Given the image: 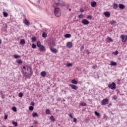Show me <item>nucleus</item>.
I'll return each instance as SVG.
<instances>
[{"instance_id": "36", "label": "nucleus", "mask_w": 127, "mask_h": 127, "mask_svg": "<svg viewBox=\"0 0 127 127\" xmlns=\"http://www.w3.org/2000/svg\"><path fill=\"white\" fill-rule=\"evenodd\" d=\"M80 106H83V107H86V106H87V104L82 102L80 103Z\"/></svg>"}, {"instance_id": "41", "label": "nucleus", "mask_w": 127, "mask_h": 127, "mask_svg": "<svg viewBox=\"0 0 127 127\" xmlns=\"http://www.w3.org/2000/svg\"><path fill=\"white\" fill-rule=\"evenodd\" d=\"M111 25H114V24H116V21L113 20L111 21Z\"/></svg>"}, {"instance_id": "54", "label": "nucleus", "mask_w": 127, "mask_h": 127, "mask_svg": "<svg viewBox=\"0 0 127 127\" xmlns=\"http://www.w3.org/2000/svg\"><path fill=\"white\" fill-rule=\"evenodd\" d=\"M117 81H118V82L119 83V82H120V79H117Z\"/></svg>"}, {"instance_id": "27", "label": "nucleus", "mask_w": 127, "mask_h": 127, "mask_svg": "<svg viewBox=\"0 0 127 127\" xmlns=\"http://www.w3.org/2000/svg\"><path fill=\"white\" fill-rule=\"evenodd\" d=\"M118 4H116V3H113V8H114V9H116L117 8H118Z\"/></svg>"}, {"instance_id": "38", "label": "nucleus", "mask_w": 127, "mask_h": 127, "mask_svg": "<svg viewBox=\"0 0 127 127\" xmlns=\"http://www.w3.org/2000/svg\"><path fill=\"white\" fill-rule=\"evenodd\" d=\"M118 54L119 51H118V50H116L115 52H113V54H114V55H118Z\"/></svg>"}, {"instance_id": "11", "label": "nucleus", "mask_w": 127, "mask_h": 127, "mask_svg": "<svg viewBox=\"0 0 127 127\" xmlns=\"http://www.w3.org/2000/svg\"><path fill=\"white\" fill-rule=\"evenodd\" d=\"M103 14L105 15V16H106V17H110L111 16V13L110 12H104Z\"/></svg>"}, {"instance_id": "35", "label": "nucleus", "mask_w": 127, "mask_h": 127, "mask_svg": "<svg viewBox=\"0 0 127 127\" xmlns=\"http://www.w3.org/2000/svg\"><path fill=\"white\" fill-rule=\"evenodd\" d=\"M18 96L20 98H22V97H23V94H22V93L20 92V93H19Z\"/></svg>"}, {"instance_id": "9", "label": "nucleus", "mask_w": 127, "mask_h": 127, "mask_svg": "<svg viewBox=\"0 0 127 127\" xmlns=\"http://www.w3.org/2000/svg\"><path fill=\"white\" fill-rule=\"evenodd\" d=\"M50 49L53 53H57V52H58V50L53 48V47H50Z\"/></svg>"}, {"instance_id": "23", "label": "nucleus", "mask_w": 127, "mask_h": 127, "mask_svg": "<svg viewBox=\"0 0 127 127\" xmlns=\"http://www.w3.org/2000/svg\"><path fill=\"white\" fill-rule=\"evenodd\" d=\"M94 114H95V116H97V117H101V114H100V113H99L97 111H95Z\"/></svg>"}, {"instance_id": "46", "label": "nucleus", "mask_w": 127, "mask_h": 127, "mask_svg": "<svg viewBox=\"0 0 127 127\" xmlns=\"http://www.w3.org/2000/svg\"><path fill=\"white\" fill-rule=\"evenodd\" d=\"M69 117H70V119H73V116H72V114H69Z\"/></svg>"}, {"instance_id": "14", "label": "nucleus", "mask_w": 127, "mask_h": 127, "mask_svg": "<svg viewBox=\"0 0 127 127\" xmlns=\"http://www.w3.org/2000/svg\"><path fill=\"white\" fill-rule=\"evenodd\" d=\"M96 5H97V2L96 1H94L91 2V6L92 7H95Z\"/></svg>"}, {"instance_id": "26", "label": "nucleus", "mask_w": 127, "mask_h": 127, "mask_svg": "<svg viewBox=\"0 0 127 127\" xmlns=\"http://www.w3.org/2000/svg\"><path fill=\"white\" fill-rule=\"evenodd\" d=\"M46 115H51V112H50V110H49V109H47L46 111Z\"/></svg>"}, {"instance_id": "42", "label": "nucleus", "mask_w": 127, "mask_h": 127, "mask_svg": "<svg viewBox=\"0 0 127 127\" xmlns=\"http://www.w3.org/2000/svg\"><path fill=\"white\" fill-rule=\"evenodd\" d=\"M66 66L67 67H71V66H72V64L71 63L67 64Z\"/></svg>"}, {"instance_id": "16", "label": "nucleus", "mask_w": 127, "mask_h": 127, "mask_svg": "<svg viewBox=\"0 0 127 127\" xmlns=\"http://www.w3.org/2000/svg\"><path fill=\"white\" fill-rule=\"evenodd\" d=\"M16 63H17L19 65H21L22 63H23V62L21 60H18L16 61Z\"/></svg>"}, {"instance_id": "44", "label": "nucleus", "mask_w": 127, "mask_h": 127, "mask_svg": "<svg viewBox=\"0 0 127 127\" xmlns=\"http://www.w3.org/2000/svg\"><path fill=\"white\" fill-rule=\"evenodd\" d=\"M79 10H80V12H84V9L82 8H80Z\"/></svg>"}, {"instance_id": "1", "label": "nucleus", "mask_w": 127, "mask_h": 127, "mask_svg": "<svg viewBox=\"0 0 127 127\" xmlns=\"http://www.w3.org/2000/svg\"><path fill=\"white\" fill-rule=\"evenodd\" d=\"M65 5V3L62 0H54L53 7H54V14L57 17L61 16V10L59 8V6H63Z\"/></svg>"}, {"instance_id": "50", "label": "nucleus", "mask_w": 127, "mask_h": 127, "mask_svg": "<svg viewBox=\"0 0 127 127\" xmlns=\"http://www.w3.org/2000/svg\"><path fill=\"white\" fill-rule=\"evenodd\" d=\"M108 40H111V41H113V39L111 37H108Z\"/></svg>"}, {"instance_id": "10", "label": "nucleus", "mask_w": 127, "mask_h": 127, "mask_svg": "<svg viewBox=\"0 0 127 127\" xmlns=\"http://www.w3.org/2000/svg\"><path fill=\"white\" fill-rule=\"evenodd\" d=\"M66 47H68V48H72L73 47V44L71 42H68L66 43Z\"/></svg>"}, {"instance_id": "12", "label": "nucleus", "mask_w": 127, "mask_h": 127, "mask_svg": "<svg viewBox=\"0 0 127 127\" xmlns=\"http://www.w3.org/2000/svg\"><path fill=\"white\" fill-rule=\"evenodd\" d=\"M24 24L26 25H30V22L28 21V20L25 19L24 22Z\"/></svg>"}, {"instance_id": "18", "label": "nucleus", "mask_w": 127, "mask_h": 127, "mask_svg": "<svg viewBox=\"0 0 127 127\" xmlns=\"http://www.w3.org/2000/svg\"><path fill=\"white\" fill-rule=\"evenodd\" d=\"M20 44H21V45H24V44H25V40L24 39H21L20 41Z\"/></svg>"}, {"instance_id": "34", "label": "nucleus", "mask_w": 127, "mask_h": 127, "mask_svg": "<svg viewBox=\"0 0 127 127\" xmlns=\"http://www.w3.org/2000/svg\"><path fill=\"white\" fill-rule=\"evenodd\" d=\"M29 111H33V110H34V107H33V106H30L29 107Z\"/></svg>"}, {"instance_id": "40", "label": "nucleus", "mask_w": 127, "mask_h": 127, "mask_svg": "<svg viewBox=\"0 0 127 127\" xmlns=\"http://www.w3.org/2000/svg\"><path fill=\"white\" fill-rule=\"evenodd\" d=\"M92 18H93V17H92V16L91 15H88L87 17V19H92Z\"/></svg>"}, {"instance_id": "13", "label": "nucleus", "mask_w": 127, "mask_h": 127, "mask_svg": "<svg viewBox=\"0 0 127 127\" xmlns=\"http://www.w3.org/2000/svg\"><path fill=\"white\" fill-rule=\"evenodd\" d=\"M39 48L40 50H41V51H46V48L43 45H42Z\"/></svg>"}, {"instance_id": "53", "label": "nucleus", "mask_w": 127, "mask_h": 127, "mask_svg": "<svg viewBox=\"0 0 127 127\" xmlns=\"http://www.w3.org/2000/svg\"><path fill=\"white\" fill-rule=\"evenodd\" d=\"M92 69H95V66H92Z\"/></svg>"}, {"instance_id": "24", "label": "nucleus", "mask_w": 127, "mask_h": 127, "mask_svg": "<svg viewBox=\"0 0 127 127\" xmlns=\"http://www.w3.org/2000/svg\"><path fill=\"white\" fill-rule=\"evenodd\" d=\"M3 15L4 17H7L8 14L6 12H3Z\"/></svg>"}, {"instance_id": "8", "label": "nucleus", "mask_w": 127, "mask_h": 127, "mask_svg": "<svg viewBox=\"0 0 127 127\" xmlns=\"http://www.w3.org/2000/svg\"><path fill=\"white\" fill-rule=\"evenodd\" d=\"M69 87L73 90H78V86L74 84H69Z\"/></svg>"}, {"instance_id": "59", "label": "nucleus", "mask_w": 127, "mask_h": 127, "mask_svg": "<svg viewBox=\"0 0 127 127\" xmlns=\"http://www.w3.org/2000/svg\"><path fill=\"white\" fill-rule=\"evenodd\" d=\"M63 101H64V102H65V100H63Z\"/></svg>"}, {"instance_id": "47", "label": "nucleus", "mask_w": 127, "mask_h": 127, "mask_svg": "<svg viewBox=\"0 0 127 127\" xmlns=\"http://www.w3.org/2000/svg\"><path fill=\"white\" fill-rule=\"evenodd\" d=\"M34 123L35 124V125H37V124H38V122H37V121L34 120Z\"/></svg>"}, {"instance_id": "55", "label": "nucleus", "mask_w": 127, "mask_h": 127, "mask_svg": "<svg viewBox=\"0 0 127 127\" xmlns=\"http://www.w3.org/2000/svg\"><path fill=\"white\" fill-rule=\"evenodd\" d=\"M0 44H1V40L0 39Z\"/></svg>"}, {"instance_id": "58", "label": "nucleus", "mask_w": 127, "mask_h": 127, "mask_svg": "<svg viewBox=\"0 0 127 127\" xmlns=\"http://www.w3.org/2000/svg\"><path fill=\"white\" fill-rule=\"evenodd\" d=\"M85 121H88V120H87V119H86V120H85Z\"/></svg>"}, {"instance_id": "25", "label": "nucleus", "mask_w": 127, "mask_h": 127, "mask_svg": "<svg viewBox=\"0 0 127 127\" xmlns=\"http://www.w3.org/2000/svg\"><path fill=\"white\" fill-rule=\"evenodd\" d=\"M42 37L44 38H46V37H47V34H46L45 32H43L42 33Z\"/></svg>"}, {"instance_id": "57", "label": "nucleus", "mask_w": 127, "mask_h": 127, "mask_svg": "<svg viewBox=\"0 0 127 127\" xmlns=\"http://www.w3.org/2000/svg\"><path fill=\"white\" fill-rule=\"evenodd\" d=\"M69 8V7H67V9H68Z\"/></svg>"}, {"instance_id": "22", "label": "nucleus", "mask_w": 127, "mask_h": 127, "mask_svg": "<svg viewBox=\"0 0 127 127\" xmlns=\"http://www.w3.org/2000/svg\"><path fill=\"white\" fill-rule=\"evenodd\" d=\"M71 36V35L70 34H66L64 35V37H65V38H70Z\"/></svg>"}, {"instance_id": "43", "label": "nucleus", "mask_w": 127, "mask_h": 127, "mask_svg": "<svg viewBox=\"0 0 127 127\" xmlns=\"http://www.w3.org/2000/svg\"><path fill=\"white\" fill-rule=\"evenodd\" d=\"M73 122L75 123V124H77V119L73 118Z\"/></svg>"}, {"instance_id": "17", "label": "nucleus", "mask_w": 127, "mask_h": 127, "mask_svg": "<svg viewBox=\"0 0 127 127\" xmlns=\"http://www.w3.org/2000/svg\"><path fill=\"white\" fill-rule=\"evenodd\" d=\"M41 76L43 77H45L46 76V72L45 71H42L41 72Z\"/></svg>"}, {"instance_id": "32", "label": "nucleus", "mask_w": 127, "mask_h": 127, "mask_svg": "<svg viewBox=\"0 0 127 127\" xmlns=\"http://www.w3.org/2000/svg\"><path fill=\"white\" fill-rule=\"evenodd\" d=\"M78 18H83L84 17V14H80V15H78Z\"/></svg>"}, {"instance_id": "29", "label": "nucleus", "mask_w": 127, "mask_h": 127, "mask_svg": "<svg viewBox=\"0 0 127 127\" xmlns=\"http://www.w3.org/2000/svg\"><path fill=\"white\" fill-rule=\"evenodd\" d=\"M50 120L52 121V122H55V118L54 117H53V116H51L50 117Z\"/></svg>"}, {"instance_id": "3", "label": "nucleus", "mask_w": 127, "mask_h": 127, "mask_svg": "<svg viewBox=\"0 0 127 127\" xmlns=\"http://www.w3.org/2000/svg\"><path fill=\"white\" fill-rule=\"evenodd\" d=\"M108 103L109 99H108V98H105L101 101L102 106H106V105H108Z\"/></svg>"}, {"instance_id": "6", "label": "nucleus", "mask_w": 127, "mask_h": 127, "mask_svg": "<svg viewBox=\"0 0 127 127\" xmlns=\"http://www.w3.org/2000/svg\"><path fill=\"white\" fill-rule=\"evenodd\" d=\"M81 23H82V24H84V25H88V24L90 23V22L86 19H83L81 21Z\"/></svg>"}, {"instance_id": "31", "label": "nucleus", "mask_w": 127, "mask_h": 127, "mask_svg": "<svg viewBox=\"0 0 127 127\" xmlns=\"http://www.w3.org/2000/svg\"><path fill=\"white\" fill-rule=\"evenodd\" d=\"M12 125H13L14 126V127H17V122L12 121Z\"/></svg>"}, {"instance_id": "48", "label": "nucleus", "mask_w": 127, "mask_h": 127, "mask_svg": "<svg viewBox=\"0 0 127 127\" xmlns=\"http://www.w3.org/2000/svg\"><path fill=\"white\" fill-rule=\"evenodd\" d=\"M31 106H34L35 105V104L34 103V102H31Z\"/></svg>"}, {"instance_id": "33", "label": "nucleus", "mask_w": 127, "mask_h": 127, "mask_svg": "<svg viewBox=\"0 0 127 127\" xmlns=\"http://www.w3.org/2000/svg\"><path fill=\"white\" fill-rule=\"evenodd\" d=\"M32 42H35L36 41V38L35 37H32Z\"/></svg>"}, {"instance_id": "21", "label": "nucleus", "mask_w": 127, "mask_h": 127, "mask_svg": "<svg viewBox=\"0 0 127 127\" xmlns=\"http://www.w3.org/2000/svg\"><path fill=\"white\" fill-rule=\"evenodd\" d=\"M13 57H14V58H15V59H18L20 58V56H19V55H17V54H15L13 56Z\"/></svg>"}, {"instance_id": "56", "label": "nucleus", "mask_w": 127, "mask_h": 127, "mask_svg": "<svg viewBox=\"0 0 127 127\" xmlns=\"http://www.w3.org/2000/svg\"><path fill=\"white\" fill-rule=\"evenodd\" d=\"M69 11H71V8H69Z\"/></svg>"}, {"instance_id": "19", "label": "nucleus", "mask_w": 127, "mask_h": 127, "mask_svg": "<svg viewBox=\"0 0 127 127\" xmlns=\"http://www.w3.org/2000/svg\"><path fill=\"white\" fill-rule=\"evenodd\" d=\"M110 65L112 66H116V65H118V64L115 62H111Z\"/></svg>"}, {"instance_id": "30", "label": "nucleus", "mask_w": 127, "mask_h": 127, "mask_svg": "<svg viewBox=\"0 0 127 127\" xmlns=\"http://www.w3.org/2000/svg\"><path fill=\"white\" fill-rule=\"evenodd\" d=\"M32 117H33V118H35V117H38V114H37V113H34L32 114Z\"/></svg>"}, {"instance_id": "51", "label": "nucleus", "mask_w": 127, "mask_h": 127, "mask_svg": "<svg viewBox=\"0 0 127 127\" xmlns=\"http://www.w3.org/2000/svg\"><path fill=\"white\" fill-rule=\"evenodd\" d=\"M84 49V45L80 48V50H83Z\"/></svg>"}, {"instance_id": "20", "label": "nucleus", "mask_w": 127, "mask_h": 127, "mask_svg": "<svg viewBox=\"0 0 127 127\" xmlns=\"http://www.w3.org/2000/svg\"><path fill=\"white\" fill-rule=\"evenodd\" d=\"M71 83L72 84H74V85H77V84H78V81H77V80H76L75 79H72L71 80Z\"/></svg>"}, {"instance_id": "49", "label": "nucleus", "mask_w": 127, "mask_h": 127, "mask_svg": "<svg viewBox=\"0 0 127 127\" xmlns=\"http://www.w3.org/2000/svg\"><path fill=\"white\" fill-rule=\"evenodd\" d=\"M113 99L116 100L118 99V97L117 96H113Z\"/></svg>"}, {"instance_id": "2", "label": "nucleus", "mask_w": 127, "mask_h": 127, "mask_svg": "<svg viewBox=\"0 0 127 127\" xmlns=\"http://www.w3.org/2000/svg\"><path fill=\"white\" fill-rule=\"evenodd\" d=\"M23 70H25V75L26 76H32V74H33V71H32V69H31V68L29 66H24L23 67Z\"/></svg>"}, {"instance_id": "52", "label": "nucleus", "mask_w": 127, "mask_h": 127, "mask_svg": "<svg viewBox=\"0 0 127 127\" xmlns=\"http://www.w3.org/2000/svg\"><path fill=\"white\" fill-rule=\"evenodd\" d=\"M112 106V103H110L108 105V108H109L110 106Z\"/></svg>"}, {"instance_id": "28", "label": "nucleus", "mask_w": 127, "mask_h": 127, "mask_svg": "<svg viewBox=\"0 0 127 127\" xmlns=\"http://www.w3.org/2000/svg\"><path fill=\"white\" fill-rule=\"evenodd\" d=\"M41 43L40 41H38L37 42V46L39 48H40L41 46Z\"/></svg>"}, {"instance_id": "37", "label": "nucleus", "mask_w": 127, "mask_h": 127, "mask_svg": "<svg viewBox=\"0 0 127 127\" xmlns=\"http://www.w3.org/2000/svg\"><path fill=\"white\" fill-rule=\"evenodd\" d=\"M12 110L13 111V112H17L16 107H13L12 108Z\"/></svg>"}, {"instance_id": "7", "label": "nucleus", "mask_w": 127, "mask_h": 127, "mask_svg": "<svg viewBox=\"0 0 127 127\" xmlns=\"http://www.w3.org/2000/svg\"><path fill=\"white\" fill-rule=\"evenodd\" d=\"M54 46H56V44H55V41L53 40L50 42V47H54Z\"/></svg>"}, {"instance_id": "39", "label": "nucleus", "mask_w": 127, "mask_h": 127, "mask_svg": "<svg viewBox=\"0 0 127 127\" xmlns=\"http://www.w3.org/2000/svg\"><path fill=\"white\" fill-rule=\"evenodd\" d=\"M32 48H33V49L36 48V45L34 44H32Z\"/></svg>"}, {"instance_id": "4", "label": "nucleus", "mask_w": 127, "mask_h": 127, "mask_svg": "<svg viewBox=\"0 0 127 127\" xmlns=\"http://www.w3.org/2000/svg\"><path fill=\"white\" fill-rule=\"evenodd\" d=\"M108 88L111 89V90H114V89H116V84L115 82H112V84H110L108 85Z\"/></svg>"}, {"instance_id": "45", "label": "nucleus", "mask_w": 127, "mask_h": 127, "mask_svg": "<svg viewBox=\"0 0 127 127\" xmlns=\"http://www.w3.org/2000/svg\"><path fill=\"white\" fill-rule=\"evenodd\" d=\"M4 119V120H7V115H5Z\"/></svg>"}, {"instance_id": "15", "label": "nucleus", "mask_w": 127, "mask_h": 127, "mask_svg": "<svg viewBox=\"0 0 127 127\" xmlns=\"http://www.w3.org/2000/svg\"><path fill=\"white\" fill-rule=\"evenodd\" d=\"M119 8H121V9H124L125 7H126V6L123 4H119L118 5Z\"/></svg>"}, {"instance_id": "5", "label": "nucleus", "mask_w": 127, "mask_h": 127, "mask_svg": "<svg viewBox=\"0 0 127 127\" xmlns=\"http://www.w3.org/2000/svg\"><path fill=\"white\" fill-rule=\"evenodd\" d=\"M120 38H121V39L122 40V42H126L127 40V35H121L120 36Z\"/></svg>"}]
</instances>
